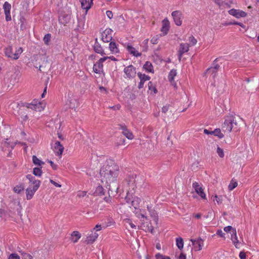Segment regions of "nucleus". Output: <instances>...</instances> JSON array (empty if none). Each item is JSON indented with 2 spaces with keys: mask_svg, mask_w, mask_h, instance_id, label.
Here are the masks:
<instances>
[{
  "mask_svg": "<svg viewBox=\"0 0 259 259\" xmlns=\"http://www.w3.org/2000/svg\"><path fill=\"white\" fill-rule=\"evenodd\" d=\"M118 172V165L112 161H108L107 164L100 169L101 181L106 184V187L108 189L109 196H114L117 193L119 187L117 178Z\"/></svg>",
  "mask_w": 259,
  "mask_h": 259,
  "instance_id": "f257e3e1",
  "label": "nucleus"
},
{
  "mask_svg": "<svg viewBox=\"0 0 259 259\" xmlns=\"http://www.w3.org/2000/svg\"><path fill=\"white\" fill-rule=\"evenodd\" d=\"M147 209L152 220H150L144 214L140 213L138 217L141 219L142 225L146 227H153V226L158 225V218L156 211L152 209L151 206L149 205H147Z\"/></svg>",
  "mask_w": 259,
  "mask_h": 259,
  "instance_id": "f03ea898",
  "label": "nucleus"
},
{
  "mask_svg": "<svg viewBox=\"0 0 259 259\" xmlns=\"http://www.w3.org/2000/svg\"><path fill=\"white\" fill-rule=\"evenodd\" d=\"M233 115L227 116L222 126V130L224 133H230L232 130H238V123Z\"/></svg>",
  "mask_w": 259,
  "mask_h": 259,
  "instance_id": "7ed1b4c3",
  "label": "nucleus"
},
{
  "mask_svg": "<svg viewBox=\"0 0 259 259\" xmlns=\"http://www.w3.org/2000/svg\"><path fill=\"white\" fill-rule=\"evenodd\" d=\"M175 24L177 26H181L182 24L183 14L180 11H175L171 13Z\"/></svg>",
  "mask_w": 259,
  "mask_h": 259,
  "instance_id": "20e7f679",
  "label": "nucleus"
},
{
  "mask_svg": "<svg viewBox=\"0 0 259 259\" xmlns=\"http://www.w3.org/2000/svg\"><path fill=\"white\" fill-rule=\"evenodd\" d=\"M124 72L125 74L126 77L131 79L136 76V69L135 67L130 65L124 68Z\"/></svg>",
  "mask_w": 259,
  "mask_h": 259,
  "instance_id": "39448f33",
  "label": "nucleus"
},
{
  "mask_svg": "<svg viewBox=\"0 0 259 259\" xmlns=\"http://www.w3.org/2000/svg\"><path fill=\"white\" fill-rule=\"evenodd\" d=\"M108 59L107 57L101 58L94 64L93 67L94 71L96 73H100L103 72V63Z\"/></svg>",
  "mask_w": 259,
  "mask_h": 259,
  "instance_id": "423d86ee",
  "label": "nucleus"
},
{
  "mask_svg": "<svg viewBox=\"0 0 259 259\" xmlns=\"http://www.w3.org/2000/svg\"><path fill=\"white\" fill-rule=\"evenodd\" d=\"M66 105L70 108L75 109L78 106V103L77 100L73 97L72 95L68 94Z\"/></svg>",
  "mask_w": 259,
  "mask_h": 259,
  "instance_id": "0eeeda50",
  "label": "nucleus"
},
{
  "mask_svg": "<svg viewBox=\"0 0 259 259\" xmlns=\"http://www.w3.org/2000/svg\"><path fill=\"white\" fill-rule=\"evenodd\" d=\"M113 30L110 28L106 29L102 34V39L104 42H110L112 39Z\"/></svg>",
  "mask_w": 259,
  "mask_h": 259,
  "instance_id": "6e6552de",
  "label": "nucleus"
},
{
  "mask_svg": "<svg viewBox=\"0 0 259 259\" xmlns=\"http://www.w3.org/2000/svg\"><path fill=\"white\" fill-rule=\"evenodd\" d=\"M220 67V65L217 64V59H215L213 61L212 66L206 70V73L212 75V77H214L217 75Z\"/></svg>",
  "mask_w": 259,
  "mask_h": 259,
  "instance_id": "1a4fd4ad",
  "label": "nucleus"
},
{
  "mask_svg": "<svg viewBox=\"0 0 259 259\" xmlns=\"http://www.w3.org/2000/svg\"><path fill=\"white\" fill-rule=\"evenodd\" d=\"M52 149L56 155L61 156L64 150V147L59 141H56L53 145Z\"/></svg>",
  "mask_w": 259,
  "mask_h": 259,
  "instance_id": "9d476101",
  "label": "nucleus"
},
{
  "mask_svg": "<svg viewBox=\"0 0 259 259\" xmlns=\"http://www.w3.org/2000/svg\"><path fill=\"white\" fill-rule=\"evenodd\" d=\"M190 240L192 242L193 248L195 251H199L202 249L204 241L201 238H199L197 239H191Z\"/></svg>",
  "mask_w": 259,
  "mask_h": 259,
  "instance_id": "9b49d317",
  "label": "nucleus"
},
{
  "mask_svg": "<svg viewBox=\"0 0 259 259\" xmlns=\"http://www.w3.org/2000/svg\"><path fill=\"white\" fill-rule=\"evenodd\" d=\"M97 229L95 232L92 231L91 233L89 234L85 242L87 244H92L96 240L97 237L99 236V234L96 232L97 231H100L101 230V228H97Z\"/></svg>",
  "mask_w": 259,
  "mask_h": 259,
  "instance_id": "f8f14e48",
  "label": "nucleus"
},
{
  "mask_svg": "<svg viewBox=\"0 0 259 259\" xmlns=\"http://www.w3.org/2000/svg\"><path fill=\"white\" fill-rule=\"evenodd\" d=\"M228 12L230 15L233 16L237 18L245 17L246 16V13L245 12L234 9L230 10Z\"/></svg>",
  "mask_w": 259,
  "mask_h": 259,
  "instance_id": "ddd939ff",
  "label": "nucleus"
},
{
  "mask_svg": "<svg viewBox=\"0 0 259 259\" xmlns=\"http://www.w3.org/2000/svg\"><path fill=\"white\" fill-rule=\"evenodd\" d=\"M26 178L29 180V185H31L32 187L38 188L40 186V182L38 180H36L35 177L31 175H27Z\"/></svg>",
  "mask_w": 259,
  "mask_h": 259,
  "instance_id": "4468645a",
  "label": "nucleus"
},
{
  "mask_svg": "<svg viewBox=\"0 0 259 259\" xmlns=\"http://www.w3.org/2000/svg\"><path fill=\"white\" fill-rule=\"evenodd\" d=\"M3 8L6 15V21H9L11 20V17L10 15V10L11 8V5L8 2H6L3 5Z\"/></svg>",
  "mask_w": 259,
  "mask_h": 259,
  "instance_id": "2eb2a0df",
  "label": "nucleus"
},
{
  "mask_svg": "<svg viewBox=\"0 0 259 259\" xmlns=\"http://www.w3.org/2000/svg\"><path fill=\"white\" fill-rule=\"evenodd\" d=\"M189 44H181L180 49L178 51L179 60L180 61L183 55L189 51Z\"/></svg>",
  "mask_w": 259,
  "mask_h": 259,
  "instance_id": "dca6fc26",
  "label": "nucleus"
},
{
  "mask_svg": "<svg viewBox=\"0 0 259 259\" xmlns=\"http://www.w3.org/2000/svg\"><path fill=\"white\" fill-rule=\"evenodd\" d=\"M138 76L140 79V82L138 84V88L141 89L143 88L144 84L145 81L147 80H149L150 79V77L145 74H142L140 72L138 73Z\"/></svg>",
  "mask_w": 259,
  "mask_h": 259,
  "instance_id": "f3484780",
  "label": "nucleus"
},
{
  "mask_svg": "<svg viewBox=\"0 0 259 259\" xmlns=\"http://www.w3.org/2000/svg\"><path fill=\"white\" fill-rule=\"evenodd\" d=\"M120 128L122 130V134L125 136L128 139L132 140L134 138V136L125 125H119Z\"/></svg>",
  "mask_w": 259,
  "mask_h": 259,
  "instance_id": "a211bd4d",
  "label": "nucleus"
},
{
  "mask_svg": "<svg viewBox=\"0 0 259 259\" xmlns=\"http://www.w3.org/2000/svg\"><path fill=\"white\" fill-rule=\"evenodd\" d=\"M38 189L32 187L31 185H29V187L26 190V199L27 200L31 199Z\"/></svg>",
  "mask_w": 259,
  "mask_h": 259,
  "instance_id": "6ab92c4d",
  "label": "nucleus"
},
{
  "mask_svg": "<svg viewBox=\"0 0 259 259\" xmlns=\"http://www.w3.org/2000/svg\"><path fill=\"white\" fill-rule=\"evenodd\" d=\"M193 187L195 189L196 192L199 195V196L203 199L205 198L206 195L204 193L203 189L199 186V184L196 183H193Z\"/></svg>",
  "mask_w": 259,
  "mask_h": 259,
  "instance_id": "aec40b11",
  "label": "nucleus"
},
{
  "mask_svg": "<svg viewBox=\"0 0 259 259\" xmlns=\"http://www.w3.org/2000/svg\"><path fill=\"white\" fill-rule=\"evenodd\" d=\"M70 20V16L68 14H62L59 17L60 23L64 25L68 24Z\"/></svg>",
  "mask_w": 259,
  "mask_h": 259,
  "instance_id": "412c9836",
  "label": "nucleus"
},
{
  "mask_svg": "<svg viewBox=\"0 0 259 259\" xmlns=\"http://www.w3.org/2000/svg\"><path fill=\"white\" fill-rule=\"evenodd\" d=\"M162 27L161 31L164 34H166L169 28V22L167 18L164 19L162 21Z\"/></svg>",
  "mask_w": 259,
  "mask_h": 259,
  "instance_id": "4be33fe9",
  "label": "nucleus"
},
{
  "mask_svg": "<svg viewBox=\"0 0 259 259\" xmlns=\"http://www.w3.org/2000/svg\"><path fill=\"white\" fill-rule=\"evenodd\" d=\"M177 75V71L175 69L171 70L169 74H168V80L170 82L172 85H173L175 88L177 86V83L174 80V77Z\"/></svg>",
  "mask_w": 259,
  "mask_h": 259,
  "instance_id": "5701e85b",
  "label": "nucleus"
},
{
  "mask_svg": "<svg viewBox=\"0 0 259 259\" xmlns=\"http://www.w3.org/2000/svg\"><path fill=\"white\" fill-rule=\"evenodd\" d=\"M27 107L35 111H40L41 110L40 103H37V102H33L31 103L27 104Z\"/></svg>",
  "mask_w": 259,
  "mask_h": 259,
  "instance_id": "b1692460",
  "label": "nucleus"
},
{
  "mask_svg": "<svg viewBox=\"0 0 259 259\" xmlns=\"http://www.w3.org/2000/svg\"><path fill=\"white\" fill-rule=\"evenodd\" d=\"M126 49L128 52L132 54L133 56L135 57H139L141 56V54L139 53L134 47H133L131 45H127L126 47Z\"/></svg>",
  "mask_w": 259,
  "mask_h": 259,
  "instance_id": "393cba45",
  "label": "nucleus"
},
{
  "mask_svg": "<svg viewBox=\"0 0 259 259\" xmlns=\"http://www.w3.org/2000/svg\"><path fill=\"white\" fill-rule=\"evenodd\" d=\"M94 49V51L97 53L100 54L101 55L105 54L101 45L97 42V38L96 39V42L95 44Z\"/></svg>",
  "mask_w": 259,
  "mask_h": 259,
  "instance_id": "a878e982",
  "label": "nucleus"
},
{
  "mask_svg": "<svg viewBox=\"0 0 259 259\" xmlns=\"http://www.w3.org/2000/svg\"><path fill=\"white\" fill-rule=\"evenodd\" d=\"M5 54L8 58L15 60V58L13 57L14 56V53L13 52V49L11 47H8L5 49Z\"/></svg>",
  "mask_w": 259,
  "mask_h": 259,
  "instance_id": "bb28decb",
  "label": "nucleus"
},
{
  "mask_svg": "<svg viewBox=\"0 0 259 259\" xmlns=\"http://www.w3.org/2000/svg\"><path fill=\"white\" fill-rule=\"evenodd\" d=\"M231 240L233 241L234 244L235 245L236 248H239V242L238 240L237 235H236V230L233 231V233L231 234Z\"/></svg>",
  "mask_w": 259,
  "mask_h": 259,
  "instance_id": "cd10ccee",
  "label": "nucleus"
},
{
  "mask_svg": "<svg viewBox=\"0 0 259 259\" xmlns=\"http://www.w3.org/2000/svg\"><path fill=\"white\" fill-rule=\"evenodd\" d=\"M109 49L112 53H117L119 52V50L114 41H110L109 44Z\"/></svg>",
  "mask_w": 259,
  "mask_h": 259,
  "instance_id": "c85d7f7f",
  "label": "nucleus"
},
{
  "mask_svg": "<svg viewBox=\"0 0 259 259\" xmlns=\"http://www.w3.org/2000/svg\"><path fill=\"white\" fill-rule=\"evenodd\" d=\"M80 238V234L78 231H74L71 234V240L73 242H76Z\"/></svg>",
  "mask_w": 259,
  "mask_h": 259,
  "instance_id": "c756f323",
  "label": "nucleus"
},
{
  "mask_svg": "<svg viewBox=\"0 0 259 259\" xmlns=\"http://www.w3.org/2000/svg\"><path fill=\"white\" fill-rule=\"evenodd\" d=\"M82 8L85 9L87 11L91 8L90 0H80Z\"/></svg>",
  "mask_w": 259,
  "mask_h": 259,
  "instance_id": "7c9ffc66",
  "label": "nucleus"
},
{
  "mask_svg": "<svg viewBox=\"0 0 259 259\" xmlns=\"http://www.w3.org/2000/svg\"><path fill=\"white\" fill-rule=\"evenodd\" d=\"M141 202V199L138 197H135L133 198L131 203L132 206L137 209L139 206L140 203Z\"/></svg>",
  "mask_w": 259,
  "mask_h": 259,
  "instance_id": "2f4dec72",
  "label": "nucleus"
},
{
  "mask_svg": "<svg viewBox=\"0 0 259 259\" xmlns=\"http://www.w3.org/2000/svg\"><path fill=\"white\" fill-rule=\"evenodd\" d=\"M94 194L97 196H101L104 195V189L101 186H98Z\"/></svg>",
  "mask_w": 259,
  "mask_h": 259,
  "instance_id": "473e14b6",
  "label": "nucleus"
},
{
  "mask_svg": "<svg viewBox=\"0 0 259 259\" xmlns=\"http://www.w3.org/2000/svg\"><path fill=\"white\" fill-rule=\"evenodd\" d=\"M32 162L33 164L37 166H41L45 162L38 159L35 155L32 156Z\"/></svg>",
  "mask_w": 259,
  "mask_h": 259,
  "instance_id": "72a5a7b5",
  "label": "nucleus"
},
{
  "mask_svg": "<svg viewBox=\"0 0 259 259\" xmlns=\"http://www.w3.org/2000/svg\"><path fill=\"white\" fill-rule=\"evenodd\" d=\"M24 187L23 184H20L16 186L13 189L14 191L17 194L20 193L22 191L24 190Z\"/></svg>",
  "mask_w": 259,
  "mask_h": 259,
  "instance_id": "f704fd0d",
  "label": "nucleus"
},
{
  "mask_svg": "<svg viewBox=\"0 0 259 259\" xmlns=\"http://www.w3.org/2000/svg\"><path fill=\"white\" fill-rule=\"evenodd\" d=\"M143 68L148 72H153V69L152 64L149 62H146L143 66Z\"/></svg>",
  "mask_w": 259,
  "mask_h": 259,
  "instance_id": "c9c22d12",
  "label": "nucleus"
},
{
  "mask_svg": "<svg viewBox=\"0 0 259 259\" xmlns=\"http://www.w3.org/2000/svg\"><path fill=\"white\" fill-rule=\"evenodd\" d=\"M176 245L180 249H182L183 248L184 241L182 238L178 237L176 238Z\"/></svg>",
  "mask_w": 259,
  "mask_h": 259,
  "instance_id": "e433bc0d",
  "label": "nucleus"
},
{
  "mask_svg": "<svg viewBox=\"0 0 259 259\" xmlns=\"http://www.w3.org/2000/svg\"><path fill=\"white\" fill-rule=\"evenodd\" d=\"M212 135L218 136L220 139L223 138L224 136L220 128H216L214 131H212Z\"/></svg>",
  "mask_w": 259,
  "mask_h": 259,
  "instance_id": "4c0bfd02",
  "label": "nucleus"
},
{
  "mask_svg": "<svg viewBox=\"0 0 259 259\" xmlns=\"http://www.w3.org/2000/svg\"><path fill=\"white\" fill-rule=\"evenodd\" d=\"M33 174L36 176L40 177L42 174L41 167H35L33 169Z\"/></svg>",
  "mask_w": 259,
  "mask_h": 259,
  "instance_id": "58836bf2",
  "label": "nucleus"
},
{
  "mask_svg": "<svg viewBox=\"0 0 259 259\" xmlns=\"http://www.w3.org/2000/svg\"><path fill=\"white\" fill-rule=\"evenodd\" d=\"M237 186V182L236 181H234L233 180H232L229 186L228 189L229 190L232 191L235 188H236Z\"/></svg>",
  "mask_w": 259,
  "mask_h": 259,
  "instance_id": "ea45409f",
  "label": "nucleus"
},
{
  "mask_svg": "<svg viewBox=\"0 0 259 259\" xmlns=\"http://www.w3.org/2000/svg\"><path fill=\"white\" fill-rule=\"evenodd\" d=\"M22 52L23 50L21 47L16 51L15 53H14V56H13L15 58V60H17L19 58V56L22 53Z\"/></svg>",
  "mask_w": 259,
  "mask_h": 259,
  "instance_id": "a19ab883",
  "label": "nucleus"
},
{
  "mask_svg": "<svg viewBox=\"0 0 259 259\" xmlns=\"http://www.w3.org/2000/svg\"><path fill=\"white\" fill-rule=\"evenodd\" d=\"M123 225L126 227H127V225H130L131 227H136V226L134 225L132 221L128 219H124L123 221Z\"/></svg>",
  "mask_w": 259,
  "mask_h": 259,
  "instance_id": "79ce46f5",
  "label": "nucleus"
},
{
  "mask_svg": "<svg viewBox=\"0 0 259 259\" xmlns=\"http://www.w3.org/2000/svg\"><path fill=\"white\" fill-rule=\"evenodd\" d=\"M217 152L218 154L219 155V156L221 158H223L224 157V150L223 149L221 148L219 146H218V147H217Z\"/></svg>",
  "mask_w": 259,
  "mask_h": 259,
  "instance_id": "37998d69",
  "label": "nucleus"
},
{
  "mask_svg": "<svg viewBox=\"0 0 259 259\" xmlns=\"http://www.w3.org/2000/svg\"><path fill=\"white\" fill-rule=\"evenodd\" d=\"M214 199L217 202L218 204H221L223 201V198L222 196H218L217 195H215L214 198L213 199V201H214Z\"/></svg>",
  "mask_w": 259,
  "mask_h": 259,
  "instance_id": "c03bdc74",
  "label": "nucleus"
},
{
  "mask_svg": "<svg viewBox=\"0 0 259 259\" xmlns=\"http://www.w3.org/2000/svg\"><path fill=\"white\" fill-rule=\"evenodd\" d=\"M50 38H51V34H50L48 33L45 35V36L44 37V41L46 45L49 44V42L50 40Z\"/></svg>",
  "mask_w": 259,
  "mask_h": 259,
  "instance_id": "a18cd8bd",
  "label": "nucleus"
},
{
  "mask_svg": "<svg viewBox=\"0 0 259 259\" xmlns=\"http://www.w3.org/2000/svg\"><path fill=\"white\" fill-rule=\"evenodd\" d=\"M155 257L156 259H170V257L164 256L159 253L156 254Z\"/></svg>",
  "mask_w": 259,
  "mask_h": 259,
  "instance_id": "49530a36",
  "label": "nucleus"
},
{
  "mask_svg": "<svg viewBox=\"0 0 259 259\" xmlns=\"http://www.w3.org/2000/svg\"><path fill=\"white\" fill-rule=\"evenodd\" d=\"M8 259H20V256L16 253H11L8 257Z\"/></svg>",
  "mask_w": 259,
  "mask_h": 259,
  "instance_id": "de8ad7c7",
  "label": "nucleus"
},
{
  "mask_svg": "<svg viewBox=\"0 0 259 259\" xmlns=\"http://www.w3.org/2000/svg\"><path fill=\"white\" fill-rule=\"evenodd\" d=\"M189 40L192 46H194L197 43V40L193 35L189 37Z\"/></svg>",
  "mask_w": 259,
  "mask_h": 259,
  "instance_id": "09e8293b",
  "label": "nucleus"
},
{
  "mask_svg": "<svg viewBox=\"0 0 259 259\" xmlns=\"http://www.w3.org/2000/svg\"><path fill=\"white\" fill-rule=\"evenodd\" d=\"M143 230L146 232H150L152 234H154L156 232L154 228H145Z\"/></svg>",
  "mask_w": 259,
  "mask_h": 259,
  "instance_id": "8fccbe9b",
  "label": "nucleus"
},
{
  "mask_svg": "<svg viewBox=\"0 0 259 259\" xmlns=\"http://www.w3.org/2000/svg\"><path fill=\"white\" fill-rule=\"evenodd\" d=\"M210 89L211 90L212 93H214L215 94L218 93V91H219V90L216 89L215 83L211 84V85L210 87Z\"/></svg>",
  "mask_w": 259,
  "mask_h": 259,
  "instance_id": "3c124183",
  "label": "nucleus"
},
{
  "mask_svg": "<svg viewBox=\"0 0 259 259\" xmlns=\"http://www.w3.org/2000/svg\"><path fill=\"white\" fill-rule=\"evenodd\" d=\"M107 222L106 223V227H109L110 226L114 225L115 222L113 221L112 219H107Z\"/></svg>",
  "mask_w": 259,
  "mask_h": 259,
  "instance_id": "603ef678",
  "label": "nucleus"
},
{
  "mask_svg": "<svg viewBox=\"0 0 259 259\" xmlns=\"http://www.w3.org/2000/svg\"><path fill=\"white\" fill-rule=\"evenodd\" d=\"M224 231L227 233H233V231L236 230L234 228H224Z\"/></svg>",
  "mask_w": 259,
  "mask_h": 259,
  "instance_id": "864d4df0",
  "label": "nucleus"
},
{
  "mask_svg": "<svg viewBox=\"0 0 259 259\" xmlns=\"http://www.w3.org/2000/svg\"><path fill=\"white\" fill-rule=\"evenodd\" d=\"M22 255L24 259H32V256L28 253H23Z\"/></svg>",
  "mask_w": 259,
  "mask_h": 259,
  "instance_id": "5fc2aeb1",
  "label": "nucleus"
},
{
  "mask_svg": "<svg viewBox=\"0 0 259 259\" xmlns=\"http://www.w3.org/2000/svg\"><path fill=\"white\" fill-rule=\"evenodd\" d=\"M158 36H154L151 39V42L153 44H157L158 43Z\"/></svg>",
  "mask_w": 259,
  "mask_h": 259,
  "instance_id": "6e6d98bb",
  "label": "nucleus"
},
{
  "mask_svg": "<svg viewBox=\"0 0 259 259\" xmlns=\"http://www.w3.org/2000/svg\"><path fill=\"white\" fill-rule=\"evenodd\" d=\"M149 39H146L143 42V45L145 48V51H146L148 49V44Z\"/></svg>",
  "mask_w": 259,
  "mask_h": 259,
  "instance_id": "4d7b16f0",
  "label": "nucleus"
},
{
  "mask_svg": "<svg viewBox=\"0 0 259 259\" xmlns=\"http://www.w3.org/2000/svg\"><path fill=\"white\" fill-rule=\"evenodd\" d=\"M169 105H166L165 106H164L162 108V112L164 113H165L167 112V111L169 109Z\"/></svg>",
  "mask_w": 259,
  "mask_h": 259,
  "instance_id": "13d9d810",
  "label": "nucleus"
},
{
  "mask_svg": "<svg viewBox=\"0 0 259 259\" xmlns=\"http://www.w3.org/2000/svg\"><path fill=\"white\" fill-rule=\"evenodd\" d=\"M231 24L237 25H239V26H241L242 27H244L243 24L242 23H240V22H230V23H229L228 24H226V25H231Z\"/></svg>",
  "mask_w": 259,
  "mask_h": 259,
  "instance_id": "bf43d9fd",
  "label": "nucleus"
},
{
  "mask_svg": "<svg viewBox=\"0 0 259 259\" xmlns=\"http://www.w3.org/2000/svg\"><path fill=\"white\" fill-rule=\"evenodd\" d=\"M106 15L108 17L109 19H111L113 17V14L111 11H106Z\"/></svg>",
  "mask_w": 259,
  "mask_h": 259,
  "instance_id": "052dcab7",
  "label": "nucleus"
},
{
  "mask_svg": "<svg viewBox=\"0 0 259 259\" xmlns=\"http://www.w3.org/2000/svg\"><path fill=\"white\" fill-rule=\"evenodd\" d=\"M6 215V212L4 209H0V217L1 218H5Z\"/></svg>",
  "mask_w": 259,
  "mask_h": 259,
  "instance_id": "680f3d73",
  "label": "nucleus"
},
{
  "mask_svg": "<svg viewBox=\"0 0 259 259\" xmlns=\"http://www.w3.org/2000/svg\"><path fill=\"white\" fill-rule=\"evenodd\" d=\"M239 257L240 259H245L246 254L243 251H241L239 253Z\"/></svg>",
  "mask_w": 259,
  "mask_h": 259,
  "instance_id": "e2e57ef3",
  "label": "nucleus"
},
{
  "mask_svg": "<svg viewBox=\"0 0 259 259\" xmlns=\"http://www.w3.org/2000/svg\"><path fill=\"white\" fill-rule=\"evenodd\" d=\"M48 162H49L51 164V166L54 169H56L57 168V166L52 161L48 160Z\"/></svg>",
  "mask_w": 259,
  "mask_h": 259,
  "instance_id": "0e129e2a",
  "label": "nucleus"
},
{
  "mask_svg": "<svg viewBox=\"0 0 259 259\" xmlns=\"http://www.w3.org/2000/svg\"><path fill=\"white\" fill-rule=\"evenodd\" d=\"M51 183H52V184H53L54 186H55L56 187H61V185L58 184L57 183H56V182H55L54 181H53V180H50Z\"/></svg>",
  "mask_w": 259,
  "mask_h": 259,
  "instance_id": "69168bd1",
  "label": "nucleus"
},
{
  "mask_svg": "<svg viewBox=\"0 0 259 259\" xmlns=\"http://www.w3.org/2000/svg\"><path fill=\"white\" fill-rule=\"evenodd\" d=\"M217 234L222 237H224L225 233H223L221 230H218L217 232Z\"/></svg>",
  "mask_w": 259,
  "mask_h": 259,
  "instance_id": "338daca9",
  "label": "nucleus"
},
{
  "mask_svg": "<svg viewBox=\"0 0 259 259\" xmlns=\"http://www.w3.org/2000/svg\"><path fill=\"white\" fill-rule=\"evenodd\" d=\"M214 2L217 5H218L219 6H221L223 4V2L221 1V0H214Z\"/></svg>",
  "mask_w": 259,
  "mask_h": 259,
  "instance_id": "774afa93",
  "label": "nucleus"
}]
</instances>
